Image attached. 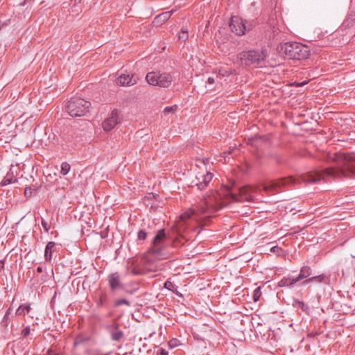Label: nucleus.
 <instances>
[{
	"mask_svg": "<svg viewBox=\"0 0 355 355\" xmlns=\"http://www.w3.org/2000/svg\"><path fill=\"white\" fill-rule=\"evenodd\" d=\"M252 324L253 326L255 328L256 332L258 334H260L261 335L263 334L265 335L264 333H262L261 330V327H262L263 324H264V321L261 320L259 317V315H255L252 318Z\"/></svg>",
	"mask_w": 355,
	"mask_h": 355,
	"instance_id": "nucleus-18",
	"label": "nucleus"
},
{
	"mask_svg": "<svg viewBox=\"0 0 355 355\" xmlns=\"http://www.w3.org/2000/svg\"><path fill=\"white\" fill-rule=\"evenodd\" d=\"M167 236L164 229L157 231L156 235L152 241V245L148 252L151 254L164 259L165 256L163 250L166 245Z\"/></svg>",
	"mask_w": 355,
	"mask_h": 355,
	"instance_id": "nucleus-5",
	"label": "nucleus"
},
{
	"mask_svg": "<svg viewBox=\"0 0 355 355\" xmlns=\"http://www.w3.org/2000/svg\"><path fill=\"white\" fill-rule=\"evenodd\" d=\"M42 225L43 228L44 229V230L46 232H48L50 229V226L49 225L48 223L46 221H45L44 220H42Z\"/></svg>",
	"mask_w": 355,
	"mask_h": 355,
	"instance_id": "nucleus-36",
	"label": "nucleus"
},
{
	"mask_svg": "<svg viewBox=\"0 0 355 355\" xmlns=\"http://www.w3.org/2000/svg\"><path fill=\"white\" fill-rule=\"evenodd\" d=\"M16 180H17L16 178L13 179L12 178H10V177H8V175H7L3 178V181L1 182V184L3 186H6L12 182H15Z\"/></svg>",
	"mask_w": 355,
	"mask_h": 355,
	"instance_id": "nucleus-28",
	"label": "nucleus"
},
{
	"mask_svg": "<svg viewBox=\"0 0 355 355\" xmlns=\"http://www.w3.org/2000/svg\"><path fill=\"white\" fill-rule=\"evenodd\" d=\"M107 280L112 291H115L123 287L121 282L120 276L117 272L110 274L107 277Z\"/></svg>",
	"mask_w": 355,
	"mask_h": 355,
	"instance_id": "nucleus-14",
	"label": "nucleus"
},
{
	"mask_svg": "<svg viewBox=\"0 0 355 355\" xmlns=\"http://www.w3.org/2000/svg\"><path fill=\"white\" fill-rule=\"evenodd\" d=\"M55 251V243L50 241L47 243L44 251V258L46 261H50L52 259V254Z\"/></svg>",
	"mask_w": 355,
	"mask_h": 355,
	"instance_id": "nucleus-17",
	"label": "nucleus"
},
{
	"mask_svg": "<svg viewBox=\"0 0 355 355\" xmlns=\"http://www.w3.org/2000/svg\"><path fill=\"white\" fill-rule=\"evenodd\" d=\"M207 81H208V83H209V84H213V83H214V82H215L214 78H212V77H209V78H208Z\"/></svg>",
	"mask_w": 355,
	"mask_h": 355,
	"instance_id": "nucleus-43",
	"label": "nucleus"
},
{
	"mask_svg": "<svg viewBox=\"0 0 355 355\" xmlns=\"http://www.w3.org/2000/svg\"><path fill=\"white\" fill-rule=\"evenodd\" d=\"M338 159L343 162L339 168H327L310 173L304 178V180L308 183H316L321 180L327 182L331 179L355 177V154L340 155Z\"/></svg>",
	"mask_w": 355,
	"mask_h": 355,
	"instance_id": "nucleus-2",
	"label": "nucleus"
},
{
	"mask_svg": "<svg viewBox=\"0 0 355 355\" xmlns=\"http://www.w3.org/2000/svg\"><path fill=\"white\" fill-rule=\"evenodd\" d=\"M127 305V306H130V303L129 301L125 300V299H120V300H117L114 302V306H121V305Z\"/></svg>",
	"mask_w": 355,
	"mask_h": 355,
	"instance_id": "nucleus-27",
	"label": "nucleus"
},
{
	"mask_svg": "<svg viewBox=\"0 0 355 355\" xmlns=\"http://www.w3.org/2000/svg\"><path fill=\"white\" fill-rule=\"evenodd\" d=\"M87 355H103V352L98 349H87Z\"/></svg>",
	"mask_w": 355,
	"mask_h": 355,
	"instance_id": "nucleus-32",
	"label": "nucleus"
},
{
	"mask_svg": "<svg viewBox=\"0 0 355 355\" xmlns=\"http://www.w3.org/2000/svg\"><path fill=\"white\" fill-rule=\"evenodd\" d=\"M132 273L133 275H137L140 274V272L138 270H137L136 269H132Z\"/></svg>",
	"mask_w": 355,
	"mask_h": 355,
	"instance_id": "nucleus-44",
	"label": "nucleus"
},
{
	"mask_svg": "<svg viewBox=\"0 0 355 355\" xmlns=\"http://www.w3.org/2000/svg\"><path fill=\"white\" fill-rule=\"evenodd\" d=\"M111 336V338L114 341H120L124 336L123 332L119 329V324L113 322L106 327Z\"/></svg>",
	"mask_w": 355,
	"mask_h": 355,
	"instance_id": "nucleus-11",
	"label": "nucleus"
},
{
	"mask_svg": "<svg viewBox=\"0 0 355 355\" xmlns=\"http://www.w3.org/2000/svg\"><path fill=\"white\" fill-rule=\"evenodd\" d=\"M4 267V263L3 261H0V269L3 268Z\"/></svg>",
	"mask_w": 355,
	"mask_h": 355,
	"instance_id": "nucleus-45",
	"label": "nucleus"
},
{
	"mask_svg": "<svg viewBox=\"0 0 355 355\" xmlns=\"http://www.w3.org/2000/svg\"><path fill=\"white\" fill-rule=\"evenodd\" d=\"M300 304L302 305L301 306L302 307L304 306V303L303 302H300Z\"/></svg>",
	"mask_w": 355,
	"mask_h": 355,
	"instance_id": "nucleus-52",
	"label": "nucleus"
},
{
	"mask_svg": "<svg viewBox=\"0 0 355 355\" xmlns=\"http://www.w3.org/2000/svg\"><path fill=\"white\" fill-rule=\"evenodd\" d=\"M298 280H297V277H293L291 276L284 277L279 282V287H293Z\"/></svg>",
	"mask_w": 355,
	"mask_h": 355,
	"instance_id": "nucleus-16",
	"label": "nucleus"
},
{
	"mask_svg": "<svg viewBox=\"0 0 355 355\" xmlns=\"http://www.w3.org/2000/svg\"><path fill=\"white\" fill-rule=\"evenodd\" d=\"M277 270L279 271L280 272H282V268H277Z\"/></svg>",
	"mask_w": 355,
	"mask_h": 355,
	"instance_id": "nucleus-49",
	"label": "nucleus"
},
{
	"mask_svg": "<svg viewBox=\"0 0 355 355\" xmlns=\"http://www.w3.org/2000/svg\"><path fill=\"white\" fill-rule=\"evenodd\" d=\"M177 105H172V106H170V107H166L164 108V113L166 114H169V113H174L176 110H177Z\"/></svg>",
	"mask_w": 355,
	"mask_h": 355,
	"instance_id": "nucleus-29",
	"label": "nucleus"
},
{
	"mask_svg": "<svg viewBox=\"0 0 355 355\" xmlns=\"http://www.w3.org/2000/svg\"><path fill=\"white\" fill-rule=\"evenodd\" d=\"M137 83L133 74L120 73L116 79V84L121 86H131Z\"/></svg>",
	"mask_w": 355,
	"mask_h": 355,
	"instance_id": "nucleus-13",
	"label": "nucleus"
},
{
	"mask_svg": "<svg viewBox=\"0 0 355 355\" xmlns=\"http://www.w3.org/2000/svg\"><path fill=\"white\" fill-rule=\"evenodd\" d=\"M37 271L38 272H42L43 271V269H42V267H40V266H39V267H37Z\"/></svg>",
	"mask_w": 355,
	"mask_h": 355,
	"instance_id": "nucleus-46",
	"label": "nucleus"
},
{
	"mask_svg": "<svg viewBox=\"0 0 355 355\" xmlns=\"http://www.w3.org/2000/svg\"><path fill=\"white\" fill-rule=\"evenodd\" d=\"M71 166L67 162H63L61 164V171L62 175H66L70 171Z\"/></svg>",
	"mask_w": 355,
	"mask_h": 355,
	"instance_id": "nucleus-24",
	"label": "nucleus"
},
{
	"mask_svg": "<svg viewBox=\"0 0 355 355\" xmlns=\"http://www.w3.org/2000/svg\"><path fill=\"white\" fill-rule=\"evenodd\" d=\"M30 331H31V329H30V327H26L22 331H21V336L23 337H26L28 336L29 334H30Z\"/></svg>",
	"mask_w": 355,
	"mask_h": 355,
	"instance_id": "nucleus-34",
	"label": "nucleus"
},
{
	"mask_svg": "<svg viewBox=\"0 0 355 355\" xmlns=\"http://www.w3.org/2000/svg\"><path fill=\"white\" fill-rule=\"evenodd\" d=\"M173 10L162 12L158 15L153 20V25L159 27L165 23L172 15Z\"/></svg>",
	"mask_w": 355,
	"mask_h": 355,
	"instance_id": "nucleus-15",
	"label": "nucleus"
},
{
	"mask_svg": "<svg viewBox=\"0 0 355 355\" xmlns=\"http://www.w3.org/2000/svg\"><path fill=\"white\" fill-rule=\"evenodd\" d=\"M17 315L25 314V309L24 305H21L16 311Z\"/></svg>",
	"mask_w": 355,
	"mask_h": 355,
	"instance_id": "nucleus-35",
	"label": "nucleus"
},
{
	"mask_svg": "<svg viewBox=\"0 0 355 355\" xmlns=\"http://www.w3.org/2000/svg\"><path fill=\"white\" fill-rule=\"evenodd\" d=\"M229 26L231 31L236 35L241 36L245 33L246 27L242 19L238 17H232Z\"/></svg>",
	"mask_w": 355,
	"mask_h": 355,
	"instance_id": "nucleus-10",
	"label": "nucleus"
},
{
	"mask_svg": "<svg viewBox=\"0 0 355 355\" xmlns=\"http://www.w3.org/2000/svg\"><path fill=\"white\" fill-rule=\"evenodd\" d=\"M87 340H88V338H85L83 337L82 336H78L74 339L73 345L75 347H76Z\"/></svg>",
	"mask_w": 355,
	"mask_h": 355,
	"instance_id": "nucleus-25",
	"label": "nucleus"
},
{
	"mask_svg": "<svg viewBox=\"0 0 355 355\" xmlns=\"http://www.w3.org/2000/svg\"><path fill=\"white\" fill-rule=\"evenodd\" d=\"M348 21H349V19H347V20H345L344 21L343 25H345L347 24L346 26H349V23Z\"/></svg>",
	"mask_w": 355,
	"mask_h": 355,
	"instance_id": "nucleus-48",
	"label": "nucleus"
},
{
	"mask_svg": "<svg viewBox=\"0 0 355 355\" xmlns=\"http://www.w3.org/2000/svg\"><path fill=\"white\" fill-rule=\"evenodd\" d=\"M270 26H272V32H273L275 36L277 35L279 31V28L278 27L276 28V26H275L274 24H270Z\"/></svg>",
	"mask_w": 355,
	"mask_h": 355,
	"instance_id": "nucleus-38",
	"label": "nucleus"
},
{
	"mask_svg": "<svg viewBox=\"0 0 355 355\" xmlns=\"http://www.w3.org/2000/svg\"><path fill=\"white\" fill-rule=\"evenodd\" d=\"M27 193H28V191H27V189L25 190V195H26Z\"/></svg>",
	"mask_w": 355,
	"mask_h": 355,
	"instance_id": "nucleus-51",
	"label": "nucleus"
},
{
	"mask_svg": "<svg viewBox=\"0 0 355 355\" xmlns=\"http://www.w3.org/2000/svg\"><path fill=\"white\" fill-rule=\"evenodd\" d=\"M299 182V180L293 177H288L284 179H279L277 180H268V191L271 190L275 192H279L282 191V188L284 186L289 184H295Z\"/></svg>",
	"mask_w": 355,
	"mask_h": 355,
	"instance_id": "nucleus-8",
	"label": "nucleus"
},
{
	"mask_svg": "<svg viewBox=\"0 0 355 355\" xmlns=\"http://www.w3.org/2000/svg\"><path fill=\"white\" fill-rule=\"evenodd\" d=\"M213 174L210 172H198L191 182V187H196L198 190L205 189L208 184L211 181Z\"/></svg>",
	"mask_w": 355,
	"mask_h": 355,
	"instance_id": "nucleus-9",
	"label": "nucleus"
},
{
	"mask_svg": "<svg viewBox=\"0 0 355 355\" xmlns=\"http://www.w3.org/2000/svg\"><path fill=\"white\" fill-rule=\"evenodd\" d=\"M147 236V233L141 230L138 232L137 237L139 240H145Z\"/></svg>",
	"mask_w": 355,
	"mask_h": 355,
	"instance_id": "nucleus-33",
	"label": "nucleus"
},
{
	"mask_svg": "<svg viewBox=\"0 0 355 355\" xmlns=\"http://www.w3.org/2000/svg\"><path fill=\"white\" fill-rule=\"evenodd\" d=\"M311 269L309 266H303L300 269V274L297 277V280L298 282L301 281L303 279L309 277L311 275Z\"/></svg>",
	"mask_w": 355,
	"mask_h": 355,
	"instance_id": "nucleus-19",
	"label": "nucleus"
},
{
	"mask_svg": "<svg viewBox=\"0 0 355 355\" xmlns=\"http://www.w3.org/2000/svg\"><path fill=\"white\" fill-rule=\"evenodd\" d=\"M146 81L151 85L168 87L173 81V77L168 73L149 72L146 76Z\"/></svg>",
	"mask_w": 355,
	"mask_h": 355,
	"instance_id": "nucleus-6",
	"label": "nucleus"
},
{
	"mask_svg": "<svg viewBox=\"0 0 355 355\" xmlns=\"http://www.w3.org/2000/svg\"><path fill=\"white\" fill-rule=\"evenodd\" d=\"M270 252L281 257H283L286 255L285 251L277 245L272 246L270 249Z\"/></svg>",
	"mask_w": 355,
	"mask_h": 355,
	"instance_id": "nucleus-22",
	"label": "nucleus"
},
{
	"mask_svg": "<svg viewBox=\"0 0 355 355\" xmlns=\"http://www.w3.org/2000/svg\"><path fill=\"white\" fill-rule=\"evenodd\" d=\"M107 295L105 293H101L99 299L96 302V305L98 307L103 306L105 304L106 302L107 301Z\"/></svg>",
	"mask_w": 355,
	"mask_h": 355,
	"instance_id": "nucleus-23",
	"label": "nucleus"
},
{
	"mask_svg": "<svg viewBox=\"0 0 355 355\" xmlns=\"http://www.w3.org/2000/svg\"><path fill=\"white\" fill-rule=\"evenodd\" d=\"M118 111L116 110H114L110 117L106 119L103 123V128L105 131H110L113 129L115 125L118 123Z\"/></svg>",
	"mask_w": 355,
	"mask_h": 355,
	"instance_id": "nucleus-12",
	"label": "nucleus"
},
{
	"mask_svg": "<svg viewBox=\"0 0 355 355\" xmlns=\"http://www.w3.org/2000/svg\"><path fill=\"white\" fill-rule=\"evenodd\" d=\"M196 215V216H201L202 214L199 213L198 211L197 205L194 208H191L188 209L187 211H185L184 214H182L180 216V218L182 220H186L187 218H191V216Z\"/></svg>",
	"mask_w": 355,
	"mask_h": 355,
	"instance_id": "nucleus-20",
	"label": "nucleus"
},
{
	"mask_svg": "<svg viewBox=\"0 0 355 355\" xmlns=\"http://www.w3.org/2000/svg\"><path fill=\"white\" fill-rule=\"evenodd\" d=\"M164 287L169 291H173L175 288V285L171 281L167 280L164 284Z\"/></svg>",
	"mask_w": 355,
	"mask_h": 355,
	"instance_id": "nucleus-31",
	"label": "nucleus"
},
{
	"mask_svg": "<svg viewBox=\"0 0 355 355\" xmlns=\"http://www.w3.org/2000/svg\"><path fill=\"white\" fill-rule=\"evenodd\" d=\"M324 278H325V275L324 274H322V275H318V276H314V277H312L311 278H309L308 279H306L304 281H303L302 282V284L303 285H305V284H307L310 282H312L313 281H317L318 282H322L324 280Z\"/></svg>",
	"mask_w": 355,
	"mask_h": 355,
	"instance_id": "nucleus-21",
	"label": "nucleus"
},
{
	"mask_svg": "<svg viewBox=\"0 0 355 355\" xmlns=\"http://www.w3.org/2000/svg\"><path fill=\"white\" fill-rule=\"evenodd\" d=\"M189 37L188 31L187 30L182 29L181 33L178 36L179 40H182L183 42H185Z\"/></svg>",
	"mask_w": 355,
	"mask_h": 355,
	"instance_id": "nucleus-26",
	"label": "nucleus"
},
{
	"mask_svg": "<svg viewBox=\"0 0 355 355\" xmlns=\"http://www.w3.org/2000/svg\"><path fill=\"white\" fill-rule=\"evenodd\" d=\"M239 58L241 64L245 65L259 64L263 60L262 55L254 51H243L239 54Z\"/></svg>",
	"mask_w": 355,
	"mask_h": 355,
	"instance_id": "nucleus-7",
	"label": "nucleus"
},
{
	"mask_svg": "<svg viewBox=\"0 0 355 355\" xmlns=\"http://www.w3.org/2000/svg\"><path fill=\"white\" fill-rule=\"evenodd\" d=\"M261 138L260 137H255V138H253L251 141H250V144L252 145H256L257 142L258 141L259 139H261Z\"/></svg>",
	"mask_w": 355,
	"mask_h": 355,
	"instance_id": "nucleus-39",
	"label": "nucleus"
},
{
	"mask_svg": "<svg viewBox=\"0 0 355 355\" xmlns=\"http://www.w3.org/2000/svg\"><path fill=\"white\" fill-rule=\"evenodd\" d=\"M168 345L171 347H174L175 346H177V344H176V340H171L169 343H168Z\"/></svg>",
	"mask_w": 355,
	"mask_h": 355,
	"instance_id": "nucleus-40",
	"label": "nucleus"
},
{
	"mask_svg": "<svg viewBox=\"0 0 355 355\" xmlns=\"http://www.w3.org/2000/svg\"><path fill=\"white\" fill-rule=\"evenodd\" d=\"M282 56L292 60H305L310 55V49L308 46L299 42H286L277 49Z\"/></svg>",
	"mask_w": 355,
	"mask_h": 355,
	"instance_id": "nucleus-3",
	"label": "nucleus"
},
{
	"mask_svg": "<svg viewBox=\"0 0 355 355\" xmlns=\"http://www.w3.org/2000/svg\"><path fill=\"white\" fill-rule=\"evenodd\" d=\"M10 313H11V309H10V308H9V309L7 310V311H6V314H7V315H9L10 314Z\"/></svg>",
	"mask_w": 355,
	"mask_h": 355,
	"instance_id": "nucleus-47",
	"label": "nucleus"
},
{
	"mask_svg": "<svg viewBox=\"0 0 355 355\" xmlns=\"http://www.w3.org/2000/svg\"><path fill=\"white\" fill-rule=\"evenodd\" d=\"M259 190L257 188L249 186L235 188L234 191L226 189L224 193L225 198H223L222 195L218 191H210L204 196L201 202L197 205L198 211L202 215L207 214L209 216L227 205L226 198L240 202L259 200ZM260 200H261L260 199Z\"/></svg>",
	"mask_w": 355,
	"mask_h": 355,
	"instance_id": "nucleus-1",
	"label": "nucleus"
},
{
	"mask_svg": "<svg viewBox=\"0 0 355 355\" xmlns=\"http://www.w3.org/2000/svg\"><path fill=\"white\" fill-rule=\"evenodd\" d=\"M91 106L89 101L80 97L71 98L66 105V110L72 117L84 116Z\"/></svg>",
	"mask_w": 355,
	"mask_h": 355,
	"instance_id": "nucleus-4",
	"label": "nucleus"
},
{
	"mask_svg": "<svg viewBox=\"0 0 355 355\" xmlns=\"http://www.w3.org/2000/svg\"><path fill=\"white\" fill-rule=\"evenodd\" d=\"M24 308L25 309V313H28L31 310V307L28 305H24Z\"/></svg>",
	"mask_w": 355,
	"mask_h": 355,
	"instance_id": "nucleus-42",
	"label": "nucleus"
},
{
	"mask_svg": "<svg viewBox=\"0 0 355 355\" xmlns=\"http://www.w3.org/2000/svg\"><path fill=\"white\" fill-rule=\"evenodd\" d=\"M27 193H28V191H27V189L25 190V195H26Z\"/></svg>",
	"mask_w": 355,
	"mask_h": 355,
	"instance_id": "nucleus-50",
	"label": "nucleus"
},
{
	"mask_svg": "<svg viewBox=\"0 0 355 355\" xmlns=\"http://www.w3.org/2000/svg\"><path fill=\"white\" fill-rule=\"evenodd\" d=\"M8 317L9 315H7V314H5L4 317H3V322L5 323V325L7 326V320H8Z\"/></svg>",
	"mask_w": 355,
	"mask_h": 355,
	"instance_id": "nucleus-41",
	"label": "nucleus"
},
{
	"mask_svg": "<svg viewBox=\"0 0 355 355\" xmlns=\"http://www.w3.org/2000/svg\"><path fill=\"white\" fill-rule=\"evenodd\" d=\"M157 355H168V353L166 350L160 348L157 350Z\"/></svg>",
	"mask_w": 355,
	"mask_h": 355,
	"instance_id": "nucleus-37",
	"label": "nucleus"
},
{
	"mask_svg": "<svg viewBox=\"0 0 355 355\" xmlns=\"http://www.w3.org/2000/svg\"><path fill=\"white\" fill-rule=\"evenodd\" d=\"M261 291H260V287H258L256 288L253 293V300L254 302H257L259 300V299L261 297Z\"/></svg>",
	"mask_w": 355,
	"mask_h": 355,
	"instance_id": "nucleus-30",
	"label": "nucleus"
},
{
	"mask_svg": "<svg viewBox=\"0 0 355 355\" xmlns=\"http://www.w3.org/2000/svg\"><path fill=\"white\" fill-rule=\"evenodd\" d=\"M266 186H264V187H263V190H266Z\"/></svg>",
	"mask_w": 355,
	"mask_h": 355,
	"instance_id": "nucleus-53",
	"label": "nucleus"
}]
</instances>
